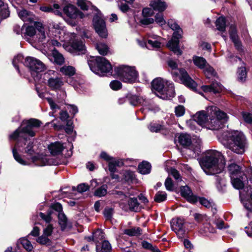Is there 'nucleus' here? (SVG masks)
I'll list each match as a JSON object with an SVG mask.
<instances>
[{
  "label": "nucleus",
  "instance_id": "f257e3e1",
  "mask_svg": "<svg viewBox=\"0 0 252 252\" xmlns=\"http://www.w3.org/2000/svg\"><path fill=\"white\" fill-rule=\"evenodd\" d=\"M41 124L40 121L35 119L23 121L20 127L10 135V139L17 140L12 148V154L14 159L20 164L25 165L27 164V162L21 157L18 151L22 152L24 151L25 153L30 155H32L34 153L33 143L27 139L26 135L33 137L37 131L36 129Z\"/></svg>",
  "mask_w": 252,
  "mask_h": 252
},
{
  "label": "nucleus",
  "instance_id": "f03ea898",
  "mask_svg": "<svg viewBox=\"0 0 252 252\" xmlns=\"http://www.w3.org/2000/svg\"><path fill=\"white\" fill-rule=\"evenodd\" d=\"M219 141L225 147L238 154H243L248 143L244 134L240 131L231 130L220 132L217 135Z\"/></svg>",
  "mask_w": 252,
  "mask_h": 252
},
{
  "label": "nucleus",
  "instance_id": "7ed1b4c3",
  "mask_svg": "<svg viewBox=\"0 0 252 252\" xmlns=\"http://www.w3.org/2000/svg\"><path fill=\"white\" fill-rule=\"evenodd\" d=\"M225 160L221 153L216 150L207 151L200 162V165L208 174L221 172L225 166Z\"/></svg>",
  "mask_w": 252,
  "mask_h": 252
},
{
  "label": "nucleus",
  "instance_id": "20e7f679",
  "mask_svg": "<svg viewBox=\"0 0 252 252\" xmlns=\"http://www.w3.org/2000/svg\"><path fill=\"white\" fill-rule=\"evenodd\" d=\"M207 113L209 117L207 126L212 130H219L221 128L224 126V123L227 121L226 114L220 111L216 106L208 107Z\"/></svg>",
  "mask_w": 252,
  "mask_h": 252
},
{
  "label": "nucleus",
  "instance_id": "39448f33",
  "mask_svg": "<svg viewBox=\"0 0 252 252\" xmlns=\"http://www.w3.org/2000/svg\"><path fill=\"white\" fill-rule=\"evenodd\" d=\"M168 64L172 69L171 74L176 81H181L188 88L193 90L195 89L196 83L189 76L185 70L179 69L177 63L172 60L168 61Z\"/></svg>",
  "mask_w": 252,
  "mask_h": 252
},
{
  "label": "nucleus",
  "instance_id": "423d86ee",
  "mask_svg": "<svg viewBox=\"0 0 252 252\" xmlns=\"http://www.w3.org/2000/svg\"><path fill=\"white\" fill-rule=\"evenodd\" d=\"M153 88L159 94L158 96L163 99H170L175 95L174 85L172 83L161 78L154 79L152 82Z\"/></svg>",
  "mask_w": 252,
  "mask_h": 252
},
{
  "label": "nucleus",
  "instance_id": "0eeeda50",
  "mask_svg": "<svg viewBox=\"0 0 252 252\" xmlns=\"http://www.w3.org/2000/svg\"><path fill=\"white\" fill-rule=\"evenodd\" d=\"M36 29H37L39 35V40L43 42L46 38L44 28L42 25L39 23H34V25L25 24L21 29V33L22 37L30 42L31 38L33 37L36 34Z\"/></svg>",
  "mask_w": 252,
  "mask_h": 252
},
{
  "label": "nucleus",
  "instance_id": "6e6552de",
  "mask_svg": "<svg viewBox=\"0 0 252 252\" xmlns=\"http://www.w3.org/2000/svg\"><path fill=\"white\" fill-rule=\"evenodd\" d=\"M88 63L91 70L99 75L103 73L109 72L112 70L111 64L103 57H93L88 61Z\"/></svg>",
  "mask_w": 252,
  "mask_h": 252
},
{
  "label": "nucleus",
  "instance_id": "1a4fd4ad",
  "mask_svg": "<svg viewBox=\"0 0 252 252\" xmlns=\"http://www.w3.org/2000/svg\"><path fill=\"white\" fill-rule=\"evenodd\" d=\"M168 25L174 32L171 39L167 43V46L175 54L180 56L182 54L179 46V39L182 38L183 34L182 30L176 23L168 22Z\"/></svg>",
  "mask_w": 252,
  "mask_h": 252
},
{
  "label": "nucleus",
  "instance_id": "9d476101",
  "mask_svg": "<svg viewBox=\"0 0 252 252\" xmlns=\"http://www.w3.org/2000/svg\"><path fill=\"white\" fill-rule=\"evenodd\" d=\"M24 65L28 67L35 80L40 78V73L46 69V66L40 60L33 57H28L25 59Z\"/></svg>",
  "mask_w": 252,
  "mask_h": 252
},
{
  "label": "nucleus",
  "instance_id": "9b49d317",
  "mask_svg": "<svg viewBox=\"0 0 252 252\" xmlns=\"http://www.w3.org/2000/svg\"><path fill=\"white\" fill-rule=\"evenodd\" d=\"M118 76L123 82L132 83L136 81L138 77V72L134 67L122 65L115 68Z\"/></svg>",
  "mask_w": 252,
  "mask_h": 252
},
{
  "label": "nucleus",
  "instance_id": "f8f14e48",
  "mask_svg": "<svg viewBox=\"0 0 252 252\" xmlns=\"http://www.w3.org/2000/svg\"><path fill=\"white\" fill-rule=\"evenodd\" d=\"M179 141L182 146L189 147L188 151L193 152L192 157H196V155L199 154L202 143L200 139L197 138L192 141L189 135L182 133L179 137Z\"/></svg>",
  "mask_w": 252,
  "mask_h": 252
},
{
  "label": "nucleus",
  "instance_id": "ddd939ff",
  "mask_svg": "<svg viewBox=\"0 0 252 252\" xmlns=\"http://www.w3.org/2000/svg\"><path fill=\"white\" fill-rule=\"evenodd\" d=\"M93 25L96 32L99 36L106 38L108 36V32L105 22L101 14L98 12L93 18Z\"/></svg>",
  "mask_w": 252,
  "mask_h": 252
},
{
  "label": "nucleus",
  "instance_id": "4468645a",
  "mask_svg": "<svg viewBox=\"0 0 252 252\" xmlns=\"http://www.w3.org/2000/svg\"><path fill=\"white\" fill-rule=\"evenodd\" d=\"M171 226L178 237L183 238L186 233V229L185 225V221L180 218L172 219L171 222Z\"/></svg>",
  "mask_w": 252,
  "mask_h": 252
},
{
  "label": "nucleus",
  "instance_id": "2eb2a0df",
  "mask_svg": "<svg viewBox=\"0 0 252 252\" xmlns=\"http://www.w3.org/2000/svg\"><path fill=\"white\" fill-rule=\"evenodd\" d=\"M209 120L207 113L204 111H200L197 112L193 117L192 119L190 120L188 124L189 126H194L196 123L201 126L206 125L207 126V121Z\"/></svg>",
  "mask_w": 252,
  "mask_h": 252
},
{
  "label": "nucleus",
  "instance_id": "dca6fc26",
  "mask_svg": "<svg viewBox=\"0 0 252 252\" xmlns=\"http://www.w3.org/2000/svg\"><path fill=\"white\" fill-rule=\"evenodd\" d=\"M63 13L69 18L75 19L78 18H83L84 14L79 11L75 6L71 4L65 6L63 9Z\"/></svg>",
  "mask_w": 252,
  "mask_h": 252
},
{
  "label": "nucleus",
  "instance_id": "f3484780",
  "mask_svg": "<svg viewBox=\"0 0 252 252\" xmlns=\"http://www.w3.org/2000/svg\"><path fill=\"white\" fill-rule=\"evenodd\" d=\"M68 50L74 55L84 54L86 52V49L83 42L78 40L73 41Z\"/></svg>",
  "mask_w": 252,
  "mask_h": 252
},
{
  "label": "nucleus",
  "instance_id": "a211bd4d",
  "mask_svg": "<svg viewBox=\"0 0 252 252\" xmlns=\"http://www.w3.org/2000/svg\"><path fill=\"white\" fill-rule=\"evenodd\" d=\"M148 38L145 43L146 47L149 49H158L160 47L161 43L159 42L160 37L156 35L149 33L148 34Z\"/></svg>",
  "mask_w": 252,
  "mask_h": 252
},
{
  "label": "nucleus",
  "instance_id": "6ab92c4d",
  "mask_svg": "<svg viewBox=\"0 0 252 252\" xmlns=\"http://www.w3.org/2000/svg\"><path fill=\"white\" fill-rule=\"evenodd\" d=\"M181 194L189 202L194 203L198 201V197L193 195L190 189L188 186H182L181 188Z\"/></svg>",
  "mask_w": 252,
  "mask_h": 252
},
{
  "label": "nucleus",
  "instance_id": "aec40b11",
  "mask_svg": "<svg viewBox=\"0 0 252 252\" xmlns=\"http://www.w3.org/2000/svg\"><path fill=\"white\" fill-rule=\"evenodd\" d=\"M154 14L153 10L150 8L146 7L142 10V15L143 18L140 20V22L143 25H149L154 22V19L150 18Z\"/></svg>",
  "mask_w": 252,
  "mask_h": 252
},
{
  "label": "nucleus",
  "instance_id": "412c9836",
  "mask_svg": "<svg viewBox=\"0 0 252 252\" xmlns=\"http://www.w3.org/2000/svg\"><path fill=\"white\" fill-rule=\"evenodd\" d=\"M32 161L35 163V164L38 166H45L47 165L56 164V162L54 161L52 159L48 157H33L32 158Z\"/></svg>",
  "mask_w": 252,
  "mask_h": 252
},
{
  "label": "nucleus",
  "instance_id": "4be33fe9",
  "mask_svg": "<svg viewBox=\"0 0 252 252\" xmlns=\"http://www.w3.org/2000/svg\"><path fill=\"white\" fill-rule=\"evenodd\" d=\"M47 85L49 87L53 90L60 89L63 85L62 79L59 77H51L47 82Z\"/></svg>",
  "mask_w": 252,
  "mask_h": 252
},
{
  "label": "nucleus",
  "instance_id": "5701e85b",
  "mask_svg": "<svg viewBox=\"0 0 252 252\" xmlns=\"http://www.w3.org/2000/svg\"><path fill=\"white\" fill-rule=\"evenodd\" d=\"M228 172L231 179L241 177L243 174L241 172V167L235 163H232L228 167Z\"/></svg>",
  "mask_w": 252,
  "mask_h": 252
},
{
  "label": "nucleus",
  "instance_id": "b1692460",
  "mask_svg": "<svg viewBox=\"0 0 252 252\" xmlns=\"http://www.w3.org/2000/svg\"><path fill=\"white\" fill-rule=\"evenodd\" d=\"M19 17L25 22L32 23L34 20V15L30 11L22 9L18 12Z\"/></svg>",
  "mask_w": 252,
  "mask_h": 252
},
{
  "label": "nucleus",
  "instance_id": "393cba45",
  "mask_svg": "<svg viewBox=\"0 0 252 252\" xmlns=\"http://www.w3.org/2000/svg\"><path fill=\"white\" fill-rule=\"evenodd\" d=\"M64 148V146L59 142L52 143L48 146L51 154L54 156L61 154Z\"/></svg>",
  "mask_w": 252,
  "mask_h": 252
},
{
  "label": "nucleus",
  "instance_id": "a878e982",
  "mask_svg": "<svg viewBox=\"0 0 252 252\" xmlns=\"http://www.w3.org/2000/svg\"><path fill=\"white\" fill-rule=\"evenodd\" d=\"M230 37L238 50L241 49V44L237 34L236 27L235 26H231L229 30Z\"/></svg>",
  "mask_w": 252,
  "mask_h": 252
},
{
  "label": "nucleus",
  "instance_id": "bb28decb",
  "mask_svg": "<svg viewBox=\"0 0 252 252\" xmlns=\"http://www.w3.org/2000/svg\"><path fill=\"white\" fill-rule=\"evenodd\" d=\"M202 89L205 92H212L216 94L221 91L222 87L219 83L214 82L210 85L202 86Z\"/></svg>",
  "mask_w": 252,
  "mask_h": 252
},
{
  "label": "nucleus",
  "instance_id": "cd10ccee",
  "mask_svg": "<svg viewBox=\"0 0 252 252\" xmlns=\"http://www.w3.org/2000/svg\"><path fill=\"white\" fill-rule=\"evenodd\" d=\"M150 5L154 10L160 12L163 11L167 7V5L163 0H152L151 1Z\"/></svg>",
  "mask_w": 252,
  "mask_h": 252
},
{
  "label": "nucleus",
  "instance_id": "c85d7f7f",
  "mask_svg": "<svg viewBox=\"0 0 252 252\" xmlns=\"http://www.w3.org/2000/svg\"><path fill=\"white\" fill-rule=\"evenodd\" d=\"M51 57L49 59L56 64L61 65L64 62V59L63 56L56 49L53 50Z\"/></svg>",
  "mask_w": 252,
  "mask_h": 252
},
{
  "label": "nucleus",
  "instance_id": "c756f323",
  "mask_svg": "<svg viewBox=\"0 0 252 252\" xmlns=\"http://www.w3.org/2000/svg\"><path fill=\"white\" fill-rule=\"evenodd\" d=\"M246 178L244 176L236 177L231 179V183L234 188L240 189H242L244 186V180Z\"/></svg>",
  "mask_w": 252,
  "mask_h": 252
},
{
  "label": "nucleus",
  "instance_id": "7c9ffc66",
  "mask_svg": "<svg viewBox=\"0 0 252 252\" xmlns=\"http://www.w3.org/2000/svg\"><path fill=\"white\" fill-rule=\"evenodd\" d=\"M112 247L108 241H103L100 245L96 246V252H111Z\"/></svg>",
  "mask_w": 252,
  "mask_h": 252
},
{
  "label": "nucleus",
  "instance_id": "2f4dec72",
  "mask_svg": "<svg viewBox=\"0 0 252 252\" xmlns=\"http://www.w3.org/2000/svg\"><path fill=\"white\" fill-rule=\"evenodd\" d=\"M123 164L124 162L122 159H117L114 158L109 162V170L111 173L115 172L116 171V167L122 166L123 165Z\"/></svg>",
  "mask_w": 252,
  "mask_h": 252
},
{
  "label": "nucleus",
  "instance_id": "473e14b6",
  "mask_svg": "<svg viewBox=\"0 0 252 252\" xmlns=\"http://www.w3.org/2000/svg\"><path fill=\"white\" fill-rule=\"evenodd\" d=\"M192 61L194 65L201 69H203L207 63L206 60L201 57L194 56L192 58Z\"/></svg>",
  "mask_w": 252,
  "mask_h": 252
},
{
  "label": "nucleus",
  "instance_id": "72a5a7b5",
  "mask_svg": "<svg viewBox=\"0 0 252 252\" xmlns=\"http://www.w3.org/2000/svg\"><path fill=\"white\" fill-rule=\"evenodd\" d=\"M151 165L147 161H143L138 166L139 172L142 174H149L151 171Z\"/></svg>",
  "mask_w": 252,
  "mask_h": 252
},
{
  "label": "nucleus",
  "instance_id": "f704fd0d",
  "mask_svg": "<svg viewBox=\"0 0 252 252\" xmlns=\"http://www.w3.org/2000/svg\"><path fill=\"white\" fill-rule=\"evenodd\" d=\"M60 70L63 75L68 76H73L76 71L75 68L70 65H64L60 68Z\"/></svg>",
  "mask_w": 252,
  "mask_h": 252
},
{
  "label": "nucleus",
  "instance_id": "c9c22d12",
  "mask_svg": "<svg viewBox=\"0 0 252 252\" xmlns=\"http://www.w3.org/2000/svg\"><path fill=\"white\" fill-rule=\"evenodd\" d=\"M128 99L129 103L133 106L141 105L142 101L145 102L144 98L136 95H129L128 96Z\"/></svg>",
  "mask_w": 252,
  "mask_h": 252
},
{
  "label": "nucleus",
  "instance_id": "e433bc0d",
  "mask_svg": "<svg viewBox=\"0 0 252 252\" xmlns=\"http://www.w3.org/2000/svg\"><path fill=\"white\" fill-rule=\"evenodd\" d=\"M128 204L129 209L135 212L138 211L140 209L139 204L135 198H129Z\"/></svg>",
  "mask_w": 252,
  "mask_h": 252
},
{
  "label": "nucleus",
  "instance_id": "4c0bfd02",
  "mask_svg": "<svg viewBox=\"0 0 252 252\" xmlns=\"http://www.w3.org/2000/svg\"><path fill=\"white\" fill-rule=\"evenodd\" d=\"M95 47L98 53L103 56L106 55L109 51L107 45L103 43H97Z\"/></svg>",
  "mask_w": 252,
  "mask_h": 252
},
{
  "label": "nucleus",
  "instance_id": "58836bf2",
  "mask_svg": "<svg viewBox=\"0 0 252 252\" xmlns=\"http://www.w3.org/2000/svg\"><path fill=\"white\" fill-rule=\"evenodd\" d=\"M215 231V228L211 226L210 222L207 221L204 223L201 229V233L205 235H207L209 233H214Z\"/></svg>",
  "mask_w": 252,
  "mask_h": 252
},
{
  "label": "nucleus",
  "instance_id": "ea45409f",
  "mask_svg": "<svg viewBox=\"0 0 252 252\" xmlns=\"http://www.w3.org/2000/svg\"><path fill=\"white\" fill-rule=\"evenodd\" d=\"M25 60L22 55L19 54L15 56L13 60V64L19 72V64H23L24 65Z\"/></svg>",
  "mask_w": 252,
  "mask_h": 252
},
{
  "label": "nucleus",
  "instance_id": "a19ab883",
  "mask_svg": "<svg viewBox=\"0 0 252 252\" xmlns=\"http://www.w3.org/2000/svg\"><path fill=\"white\" fill-rule=\"evenodd\" d=\"M141 229L139 227H133L125 229L124 233L130 236H138L141 234Z\"/></svg>",
  "mask_w": 252,
  "mask_h": 252
},
{
  "label": "nucleus",
  "instance_id": "79ce46f5",
  "mask_svg": "<svg viewBox=\"0 0 252 252\" xmlns=\"http://www.w3.org/2000/svg\"><path fill=\"white\" fill-rule=\"evenodd\" d=\"M148 128L150 131L153 132H160L161 133H166L164 132V129L162 126L158 124H151L148 126Z\"/></svg>",
  "mask_w": 252,
  "mask_h": 252
},
{
  "label": "nucleus",
  "instance_id": "37998d69",
  "mask_svg": "<svg viewBox=\"0 0 252 252\" xmlns=\"http://www.w3.org/2000/svg\"><path fill=\"white\" fill-rule=\"evenodd\" d=\"M107 193V186L106 185H103L96 189L94 193V195L96 196L100 197L105 196Z\"/></svg>",
  "mask_w": 252,
  "mask_h": 252
},
{
  "label": "nucleus",
  "instance_id": "c03bdc74",
  "mask_svg": "<svg viewBox=\"0 0 252 252\" xmlns=\"http://www.w3.org/2000/svg\"><path fill=\"white\" fill-rule=\"evenodd\" d=\"M225 20L224 17H219L216 22V25L217 29L220 31L223 32L225 29Z\"/></svg>",
  "mask_w": 252,
  "mask_h": 252
},
{
  "label": "nucleus",
  "instance_id": "a18cd8bd",
  "mask_svg": "<svg viewBox=\"0 0 252 252\" xmlns=\"http://www.w3.org/2000/svg\"><path fill=\"white\" fill-rule=\"evenodd\" d=\"M20 242L23 247L28 251L31 252L33 249V246L31 242L27 238H23L20 240Z\"/></svg>",
  "mask_w": 252,
  "mask_h": 252
},
{
  "label": "nucleus",
  "instance_id": "49530a36",
  "mask_svg": "<svg viewBox=\"0 0 252 252\" xmlns=\"http://www.w3.org/2000/svg\"><path fill=\"white\" fill-rule=\"evenodd\" d=\"M167 198V194L164 191H159L155 195L154 200L157 202L165 201Z\"/></svg>",
  "mask_w": 252,
  "mask_h": 252
},
{
  "label": "nucleus",
  "instance_id": "de8ad7c7",
  "mask_svg": "<svg viewBox=\"0 0 252 252\" xmlns=\"http://www.w3.org/2000/svg\"><path fill=\"white\" fill-rule=\"evenodd\" d=\"M203 69L204 73L207 78H210L211 76L215 75L216 73L214 71V69L208 63L206 64L205 67Z\"/></svg>",
  "mask_w": 252,
  "mask_h": 252
},
{
  "label": "nucleus",
  "instance_id": "09e8293b",
  "mask_svg": "<svg viewBox=\"0 0 252 252\" xmlns=\"http://www.w3.org/2000/svg\"><path fill=\"white\" fill-rule=\"evenodd\" d=\"M59 222L62 230H63L66 225L67 219L64 213H59L58 214Z\"/></svg>",
  "mask_w": 252,
  "mask_h": 252
},
{
  "label": "nucleus",
  "instance_id": "8fccbe9b",
  "mask_svg": "<svg viewBox=\"0 0 252 252\" xmlns=\"http://www.w3.org/2000/svg\"><path fill=\"white\" fill-rule=\"evenodd\" d=\"M122 174L124 177L123 179L126 181H132L134 178V174L132 171L126 170L124 171Z\"/></svg>",
  "mask_w": 252,
  "mask_h": 252
},
{
  "label": "nucleus",
  "instance_id": "3c124183",
  "mask_svg": "<svg viewBox=\"0 0 252 252\" xmlns=\"http://www.w3.org/2000/svg\"><path fill=\"white\" fill-rule=\"evenodd\" d=\"M251 200L243 201V204L245 208L250 212L247 214L248 217H250V215L252 214V193L251 195Z\"/></svg>",
  "mask_w": 252,
  "mask_h": 252
},
{
  "label": "nucleus",
  "instance_id": "603ef678",
  "mask_svg": "<svg viewBox=\"0 0 252 252\" xmlns=\"http://www.w3.org/2000/svg\"><path fill=\"white\" fill-rule=\"evenodd\" d=\"M238 76L239 80L242 82H243L246 80L247 72L245 67H242L239 69L238 71Z\"/></svg>",
  "mask_w": 252,
  "mask_h": 252
},
{
  "label": "nucleus",
  "instance_id": "864d4df0",
  "mask_svg": "<svg viewBox=\"0 0 252 252\" xmlns=\"http://www.w3.org/2000/svg\"><path fill=\"white\" fill-rule=\"evenodd\" d=\"M104 238V235L101 230H97L93 233V240L98 242L99 240Z\"/></svg>",
  "mask_w": 252,
  "mask_h": 252
},
{
  "label": "nucleus",
  "instance_id": "5fc2aeb1",
  "mask_svg": "<svg viewBox=\"0 0 252 252\" xmlns=\"http://www.w3.org/2000/svg\"><path fill=\"white\" fill-rule=\"evenodd\" d=\"M144 101L143 102L142 101V103L141 104V105H142L143 107H144L146 109H147L150 110H154V103L153 101L149 99H144Z\"/></svg>",
  "mask_w": 252,
  "mask_h": 252
},
{
  "label": "nucleus",
  "instance_id": "6e6d98bb",
  "mask_svg": "<svg viewBox=\"0 0 252 252\" xmlns=\"http://www.w3.org/2000/svg\"><path fill=\"white\" fill-rule=\"evenodd\" d=\"M155 21L156 22L160 25V26H162L165 25V21L163 18V14L162 13L157 14L155 16Z\"/></svg>",
  "mask_w": 252,
  "mask_h": 252
},
{
  "label": "nucleus",
  "instance_id": "4d7b16f0",
  "mask_svg": "<svg viewBox=\"0 0 252 252\" xmlns=\"http://www.w3.org/2000/svg\"><path fill=\"white\" fill-rule=\"evenodd\" d=\"M185 108L183 106L179 105L175 108V112L178 117L182 116L185 114Z\"/></svg>",
  "mask_w": 252,
  "mask_h": 252
},
{
  "label": "nucleus",
  "instance_id": "13d9d810",
  "mask_svg": "<svg viewBox=\"0 0 252 252\" xmlns=\"http://www.w3.org/2000/svg\"><path fill=\"white\" fill-rule=\"evenodd\" d=\"M45 99L47 100V101L48 102L49 104L50 105V106L51 107V109L53 111H56V109H59L60 107L58 105H57L52 98L50 97H47L45 98Z\"/></svg>",
  "mask_w": 252,
  "mask_h": 252
},
{
  "label": "nucleus",
  "instance_id": "bf43d9fd",
  "mask_svg": "<svg viewBox=\"0 0 252 252\" xmlns=\"http://www.w3.org/2000/svg\"><path fill=\"white\" fill-rule=\"evenodd\" d=\"M242 115L244 121L252 126V114L247 112H243Z\"/></svg>",
  "mask_w": 252,
  "mask_h": 252
},
{
  "label": "nucleus",
  "instance_id": "052dcab7",
  "mask_svg": "<svg viewBox=\"0 0 252 252\" xmlns=\"http://www.w3.org/2000/svg\"><path fill=\"white\" fill-rule=\"evenodd\" d=\"M110 86L112 89L117 90L122 87V84L119 81L114 80L110 83Z\"/></svg>",
  "mask_w": 252,
  "mask_h": 252
},
{
  "label": "nucleus",
  "instance_id": "680f3d73",
  "mask_svg": "<svg viewBox=\"0 0 252 252\" xmlns=\"http://www.w3.org/2000/svg\"><path fill=\"white\" fill-rule=\"evenodd\" d=\"M165 186L167 190L172 191L173 190V184L171 178H167L165 182Z\"/></svg>",
  "mask_w": 252,
  "mask_h": 252
},
{
  "label": "nucleus",
  "instance_id": "e2e57ef3",
  "mask_svg": "<svg viewBox=\"0 0 252 252\" xmlns=\"http://www.w3.org/2000/svg\"><path fill=\"white\" fill-rule=\"evenodd\" d=\"M195 220L199 222H203V223L207 220V217L200 214H195L194 215Z\"/></svg>",
  "mask_w": 252,
  "mask_h": 252
},
{
  "label": "nucleus",
  "instance_id": "0e129e2a",
  "mask_svg": "<svg viewBox=\"0 0 252 252\" xmlns=\"http://www.w3.org/2000/svg\"><path fill=\"white\" fill-rule=\"evenodd\" d=\"M89 189V187L87 184L82 183L77 186V190L79 193L85 192Z\"/></svg>",
  "mask_w": 252,
  "mask_h": 252
},
{
  "label": "nucleus",
  "instance_id": "69168bd1",
  "mask_svg": "<svg viewBox=\"0 0 252 252\" xmlns=\"http://www.w3.org/2000/svg\"><path fill=\"white\" fill-rule=\"evenodd\" d=\"M36 241L38 243L41 244H46L49 242V239H48V236L43 234L42 236L39 237L37 239Z\"/></svg>",
  "mask_w": 252,
  "mask_h": 252
},
{
  "label": "nucleus",
  "instance_id": "338daca9",
  "mask_svg": "<svg viewBox=\"0 0 252 252\" xmlns=\"http://www.w3.org/2000/svg\"><path fill=\"white\" fill-rule=\"evenodd\" d=\"M113 209L112 208H106L104 209L103 214L107 220H110L112 218Z\"/></svg>",
  "mask_w": 252,
  "mask_h": 252
},
{
  "label": "nucleus",
  "instance_id": "774afa93",
  "mask_svg": "<svg viewBox=\"0 0 252 252\" xmlns=\"http://www.w3.org/2000/svg\"><path fill=\"white\" fill-rule=\"evenodd\" d=\"M247 180H249L252 183V168H249L247 169L246 173L244 175Z\"/></svg>",
  "mask_w": 252,
  "mask_h": 252
}]
</instances>
